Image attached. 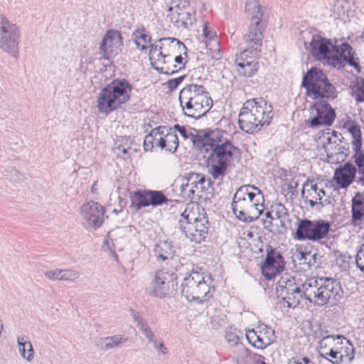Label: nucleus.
<instances>
[{
	"label": "nucleus",
	"mask_w": 364,
	"mask_h": 364,
	"mask_svg": "<svg viewBox=\"0 0 364 364\" xmlns=\"http://www.w3.org/2000/svg\"><path fill=\"white\" fill-rule=\"evenodd\" d=\"M276 291L287 307L295 308L304 300L323 306L330 299H336L339 287L338 283L331 278H296L285 274L277 282Z\"/></svg>",
	"instance_id": "f257e3e1"
},
{
	"label": "nucleus",
	"mask_w": 364,
	"mask_h": 364,
	"mask_svg": "<svg viewBox=\"0 0 364 364\" xmlns=\"http://www.w3.org/2000/svg\"><path fill=\"white\" fill-rule=\"evenodd\" d=\"M264 195L253 185L240 186L233 196L232 210L240 221L252 223L256 220L264 209Z\"/></svg>",
	"instance_id": "f03ea898"
},
{
	"label": "nucleus",
	"mask_w": 364,
	"mask_h": 364,
	"mask_svg": "<svg viewBox=\"0 0 364 364\" xmlns=\"http://www.w3.org/2000/svg\"><path fill=\"white\" fill-rule=\"evenodd\" d=\"M272 117V107L266 100L262 97L250 99L245 101L240 109L239 127L247 134H254L269 125Z\"/></svg>",
	"instance_id": "7ed1b4c3"
},
{
	"label": "nucleus",
	"mask_w": 364,
	"mask_h": 364,
	"mask_svg": "<svg viewBox=\"0 0 364 364\" xmlns=\"http://www.w3.org/2000/svg\"><path fill=\"white\" fill-rule=\"evenodd\" d=\"M236 147L229 141H217L208 134L207 141L200 151L208 154L206 156L207 168L215 179L222 178L228 166L233 161Z\"/></svg>",
	"instance_id": "20e7f679"
},
{
	"label": "nucleus",
	"mask_w": 364,
	"mask_h": 364,
	"mask_svg": "<svg viewBox=\"0 0 364 364\" xmlns=\"http://www.w3.org/2000/svg\"><path fill=\"white\" fill-rule=\"evenodd\" d=\"M178 100L183 114L194 119L205 115L213 106L206 88L196 84L185 86L179 92Z\"/></svg>",
	"instance_id": "39448f33"
},
{
	"label": "nucleus",
	"mask_w": 364,
	"mask_h": 364,
	"mask_svg": "<svg viewBox=\"0 0 364 364\" xmlns=\"http://www.w3.org/2000/svg\"><path fill=\"white\" fill-rule=\"evenodd\" d=\"M132 86L126 80H114L101 90L97 99V109L108 114L117 109L130 98Z\"/></svg>",
	"instance_id": "423d86ee"
},
{
	"label": "nucleus",
	"mask_w": 364,
	"mask_h": 364,
	"mask_svg": "<svg viewBox=\"0 0 364 364\" xmlns=\"http://www.w3.org/2000/svg\"><path fill=\"white\" fill-rule=\"evenodd\" d=\"M186 50L185 45L175 38H163L151 46L149 60L155 68L165 74H173L171 65L175 54Z\"/></svg>",
	"instance_id": "0eeeda50"
},
{
	"label": "nucleus",
	"mask_w": 364,
	"mask_h": 364,
	"mask_svg": "<svg viewBox=\"0 0 364 364\" xmlns=\"http://www.w3.org/2000/svg\"><path fill=\"white\" fill-rule=\"evenodd\" d=\"M212 277L198 270L186 273L181 283V293L190 301L200 304L212 297Z\"/></svg>",
	"instance_id": "6e6552de"
},
{
	"label": "nucleus",
	"mask_w": 364,
	"mask_h": 364,
	"mask_svg": "<svg viewBox=\"0 0 364 364\" xmlns=\"http://www.w3.org/2000/svg\"><path fill=\"white\" fill-rule=\"evenodd\" d=\"M208 219L200 214L198 208L187 207L178 220L179 229L191 241L200 243L208 234Z\"/></svg>",
	"instance_id": "1a4fd4ad"
},
{
	"label": "nucleus",
	"mask_w": 364,
	"mask_h": 364,
	"mask_svg": "<svg viewBox=\"0 0 364 364\" xmlns=\"http://www.w3.org/2000/svg\"><path fill=\"white\" fill-rule=\"evenodd\" d=\"M302 86L306 90L307 95L313 99H329L336 97L335 88L326 75L316 68H311L304 76Z\"/></svg>",
	"instance_id": "9d476101"
},
{
	"label": "nucleus",
	"mask_w": 364,
	"mask_h": 364,
	"mask_svg": "<svg viewBox=\"0 0 364 364\" xmlns=\"http://www.w3.org/2000/svg\"><path fill=\"white\" fill-rule=\"evenodd\" d=\"M176 279V276L168 270H157L150 274V281L146 291L153 297H170L177 289Z\"/></svg>",
	"instance_id": "9b49d317"
},
{
	"label": "nucleus",
	"mask_w": 364,
	"mask_h": 364,
	"mask_svg": "<svg viewBox=\"0 0 364 364\" xmlns=\"http://www.w3.org/2000/svg\"><path fill=\"white\" fill-rule=\"evenodd\" d=\"M330 228V223L324 220L302 219L298 222L294 238L299 241L321 242L327 238Z\"/></svg>",
	"instance_id": "f8f14e48"
},
{
	"label": "nucleus",
	"mask_w": 364,
	"mask_h": 364,
	"mask_svg": "<svg viewBox=\"0 0 364 364\" xmlns=\"http://www.w3.org/2000/svg\"><path fill=\"white\" fill-rule=\"evenodd\" d=\"M19 38L18 26L7 19H2L0 24V48L16 58L18 55Z\"/></svg>",
	"instance_id": "ddd939ff"
},
{
	"label": "nucleus",
	"mask_w": 364,
	"mask_h": 364,
	"mask_svg": "<svg viewBox=\"0 0 364 364\" xmlns=\"http://www.w3.org/2000/svg\"><path fill=\"white\" fill-rule=\"evenodd\" d=\"M335 117L336 114L332 107L326 102L320 101L311 107L307 122L311 128L330 126L332 124Z\"/></svg>",
	"instance_id": "4468645a"
},
{
	"label": "nucleus",
	"mask_w": 364,
	"mask_h": 364,
	"mask_svg": "<svg viewBox=\"0 0 364 364\" xmlns=\"http://www.w3.org/2000/svg\"><path fill=\"white\" fill-rule=\"evenodd\" d=\"M311 52L316 58L326 59L327 62L332 65L338 64L339 59L338 56L334 57L335 46L332 43L321 36H313L310 43Z\"/></svg>",
	"instance_id": "2eb2a0df"
},
{
	"label": "nucleus",
	"mask_w": 364,
	"mask_h": 364,
	"mask_svg": "<svg viewBox=\"0 0 364 364\" xmlns=\"http://www.w3.org/2000/svg\"><path fill=\"white\" fill-rule=\"evenodd\" d=\"M123 43L121 34L114 30L108 31L102 38L100 46L102 58L110 59L117 55L122 50Z\"/></svg>",
	"instance_id": "dca6fc26"
},
{
	"label": "nucleus",
	"mask_w": 364,
	"mask_h": 364,
	"mask_svg": "<svg viewBox=\"0 0 364 364\" xmlns=\"http://www.w3.org/2000/svg\"><path fill=\"white\" fill-rule=\"evenodd\" d=\"M326 194V191L321 183H316L314 181H307L303 185L301 197L304 202L309 203L311 208L318 204H320L322 207L328 204L330 201L328 199L323 200Z\"/></svg>",
	"instance_id": "f3484780"
},
{
	"label": "nucleus",
	"mask_w": 364,
	"mask_h": 364,
	"mask_svg": "<svg viewBox=\"0 0 364 364\" xmlns=\"http://www.w3.org/2000/svg\"><path fill=\"white\" fill-rule=\"evenodd\" d=\"M284 262L282 256L276 249L269 247L267 249V256L262 265V273L267 279L274 278L284 269Z\"/></svg>",
	"instance_id": "a211bd4d"
},
{
	"label": "nucleus",
	"mask_w": 364,
	"mask_h": 364,
	"mask_svg": "<svg viewBox=\"0 0 364 364\" xmlns=\"http://www.w3.org/2000/svg\"><path fill=\"white\" fill-rule=\"evenodd\" d=\"M80 213L88 225L96 229L104 220L105 209L98 203L90 201L81 207Z\"/></svg>",
	"instance_id": "6ab92c4d"
},
{
	"label": "nucleus",
	"mask_w": 364,
	"mask_h": 364,
	"mask_svg": "<svg viewBox=\"0 0 364 364\" xmlns=\"http://www.w3.org/2000/svg\"><path fill=\"white\" fill-rule=\"evenodd\" d=\"M263 27L260 20H252L249 26L247 32L244 36V41L246 45L247 53L253 54L259 50L263 39Z\"/></svg>",
	"instance_id": "aec40b11"
},
{
	"label": "nucleus",
	"mask_w": 364,
	"mask_h": 364,
	"mask_svg": "<svg viewBox=\"0 0 364 364\" xmlns=\"http://www.w3.org/2000/svg\"><path fill=\"white\" fill-rule=\"evenodd\" d=\"M350 224L355 228H364V193L358 192L352 198Z\"/></svg>",
	"instance_id": "412c9836"
},
{
	"label": "nucleus",
	"mask_w": 364,
	"mask_h": 364,
	"mask_svg": "<svg viewBox=\"0 0 364 364\" xmlns=\"http://www.w3.org/2000/svg\"><path fill=\"white\" fill-rule=\"evenodd\" d=\"M187 182L183 184V191L188 198H193L195 196L200 197L205 183V177L200 173H192L186 178Z\"/></svg>",
	"instance_id": "4be33fe9"
},
{
	"label": "nucleus",
	"mask_w": 364,
	"mask_h": 364,
	"mask_svg": "<svg viewBox=\"0 0 364 364\" xmlns=\"http://www.w3.org/2000/svg\"><path fill=\"white\" fill-rule=\"evenodd\" d=\"M356 168L352 164L346 163L335 171L333 179L341 188H347L353 180L356 181Z\"/></svg>",
	"instance_id": "5701e85b"
},
{
	"label": "nucleus",
	"mask_w": 364,
	"mask_h": 364,
	"mask_svg": "<svg viewBox=\"0 0 364 364\" xmlns=\"http://www.w3.org/2000/svg\"><path fill=\"white\" fill-rule=\"evenodd\" d=\"M335 52L336 54H334V57L338 56L339 60L337 65H333V67L340 68L345 63H348L353 66L358 71H360V66L356 60L357 58L354 57L355 52L349 44L343 43L340 48L335 46Z\"/></svg>",
	"instance_id": "b1692460"
},
{
	"label": "nucleus",
	"mask_w": 364,
	"mask_h": 364,
	"mask_svg": "<svg viewBox=\"0 0 364 364\" xmlns=\"http://www.w3.org/2000/svg\"><path fill=\"white\" fill-rule=\"evenodd\" d=\"M175 130H177L179 134L185 139L190 140V141L193 144V145L198 149H200L201 147L204 146V141H207V134H200L197 132L196 129L186 128L184 126H181L179 124H176L173 128Z\"/></svg>",
	"instance_id": "393cba45"
},
{
	"label": "nucleus",
	"mask_w": 364,
	"mask_h": 364,
	"mask_svg": "<svg viewBox=\"0 0 364 364\" xmlns=\"http://www.w3.org/2000/svg\"><path fill=\"white\" fill-rule=\"evenodd\" d=\"M336 347L338 350L340 364H350L355 356L353 344L346 338L338 336Z\"/></svg>",
	"instance_id": "a878e982"
},
{
	"label": "nucleus",
	"mask_w": 364,
	"mask_h": 364,
	"mask_svg": "<svg viewBox=\"0 0 364 364\" xmlns=\"http://www.w3.org/2000/svg\"><path fill=\"white\" fill-rule=\"evenodd\" d=\"M163 136L161 149L166 151L174 153L176 151L178 146V138L175 131L169 127L163 126L162 127Z\"/></svg>",
	"instance_id": "bb28decb"
},
{
	"label": "nucleus",
	"mask_w": 364,
	"mask_h": 364,
	"mask_svg": "<svg viewBox=\"0 0 364 364\" xmlns=\"http://www.w3.org/2000/svg\"><path fill=\"white\" fill-rule=\"evenodd\" d=\"M247 50H244L240 58L235 60L237 66V71L240 75L245 77H251L257 70V63L253 60H245L244 58L247 56Z\"/></svg>",
	"instance_id": "cd10ccee"
},
{
	"label": "nucleus",
	"mask_w": 364,
	"mask_h": 364,
	"mask_svg": "<svg viewBox=\"0 0 364 364\" xmlns=\"http://www.w3.org/2000/svg\"><path fill=\"white\" fill-rule=\"evenodd\" d=\"M132 141L130 138L124 136L121 140H118L113 151L117 157L127 160L131 158V156L136 153V149L132 146Z\"/></svg>",
	"instance_id": "c85d7f7f"
},
{
	"label": "nucleus",
	"mask_w": 364,
	"mask_h": 364,
	"mask_svg": "<svg viewBox=\"0 0 364 364\" xmlns=\"http://www.w3.org/2000/svg\"><path fill=\"white\" fill-rule=\"evenodd\" d=\"M154 254L158 260L161 259L164 262L173 257L175 249L170 242L163 240L154 245Z\"/></svg>",
	"instance_id": "c756f323"
},
{
	"label": "nucleus",
	"mask_w": 364,
	"mask_h": 364,
	"mask_svg": "<svg viewBox=\"0 0 364 364\" xmlns=\"http://www.w3.org/2000/svg\"><path fill=\"white\" fill-rule=\"evenodd\" d=\"M344 128L347 129L351 135V146L353 150L361 149L362 136L360 126L351 119L347 120L344 124Z\"/></svg>",
	"instance_id": "7c9ffc66"
},
{
	"label": "nucleus",
	"mask_w": 364,
	"mask_h": 364,
	"mask_svg": "<svg viewBox=\"0 0 364 364\" xmlns=\"http://www.w3.org/2000/svg\"><path fill=\"white\" fill-rule=\"evenodd\" d=\"M328 144L325 146L327 154V161L330 164H337L345 160L346 154H340V149H346L344 146L339 144H333L331 139L328 138Z\"/></svg>",
	"instance_id": "2f4dec72"
},
{
	"label": "nucleus",
	"mask_w": 364,
	"mask_h": 364,
	"mask_svg": "<svg viewBox=\"0 0 364 364\" xmlns=\"http://www.w3.org/2000/svg\"><path fill=\"white\" fill-rule=\"evenodd\" d=\"M203 35L204 38H206L207 40L213 41L214 45L215 46V48L212 53V58H214L215 60H219L222 58L223 53L218 47L219 42L216 39V33L209 22L203 23Z\"/></svg>",
	"instance_id": "473e14b6"
},
{
	"label": "nucleus",
	"mask_w": 364,
	"mask_h": 364,
	"mask_svg": "<svg viewBox=\"0 0 364 364\" xmlns=\"http://www.w3.org/2000/svg\"><path fill=\"white\" fill-rule=\"evenodd\" d=\"M127 341L128 338L125 336L116 334L114 336L100 338L98 345L102 350H108L117 347L122 346L124 343H127Z\"/></svg>",
	"instance_id": "72a5a7b5"
},
{
	"label": "nucleus",
	"mask_w": 364,
	"mask_h": 364,
	"mask_svg": "<svg viewBox=\"0 0 364 364\" xmlns=\"http://www.w3.org/2000/svg\"><path fill=\"white\" fill-rule=\"evenodd\" d=\"M149 190H141L133 193L131 196L132 205L136 210L150 205Z\"/></svg>",
	"instance_id": "f704fd0d"
},
{
	"label": "nucleus",
	"mask_w": 364,
	"mask_h": 364,
	"mask_svg": "<svg viewBox=\"0 0 364 364\" xmlns=\"http://www.w3.org/2000/svg\"><path fill=\"white\" fill-rule=\"evenodd\" d=\"M19 353L22 358L31 362L33 359L34 350L31 342L26 336H20L17 339Z\"/></svg>",
	"instance_id": "c9c22d12"
},
{
	"label": "nucleus",
	"mask_w": 364,
	"mask_h": 364,
	"mask_svg": "<svg viewBox=\"0 0 364 364\" xmlns=\"http://www.w3.org/2000/svg\"><path fill=\"white\" fill-rule=\"evenodd\" d=\"M133 37L136 46L139 49L143 50L148 48L149 47L151 48V38L148 35L146 29L144 27L136 29L133 33Z\"/></svg>",
	"instance_id": "e433bc0d"
},
{
	"label": "nucleus",
	"mask_w": 364,
	"mask_h": 364,
	"mask_svg": "<svg viewBox=\"0 0 364 364\" xmlns=\"http://www.w3.org/2000/svg\"><path fill=\"white\" fill-rule=\"evenodd\" d=\"M246 338L250 344L257 349L263 350L270 345L266 339L255 329L247 331Z\"/></svg>",
	"instance_id": "4c0bfd02"
},
{
	"label": "nucleus",
	"mask_w": 364,
	"mask_h": 364,
	"mask_svg": "<svg viewBox=\"0 0 364 364\" xmlns=\"http://www.w3.org/2000/svg\"><path fill=\"white\" fill-rule=\"evenodd\" d=\"M353 151L355 152L353 156L355 158V163L358 166V171L356 170V183L364 186V154L361 149H358V151Z\"/></svg>",
	"instance_id": "58836bf2"
},
{
	"label": "nucleus",
	"mask_w": 364,
	"mask_h": 364,
	"mask_svg": "<svg viewBox=\"0 0 364 364\" xmlns=\"http://www.w3.org/2000/svg\"><path fill=\"white\" fill-rule=\"evenodd\" d=\"M245 12L252 16V20H260L262 13L259 0H246Z\"/></svg>",
	"instance_id": "ea45409f"
},
{
	"label": "nucleus",
	"mask_w": 364,
	"mask_h": 364,
	"mask_svg": "<svg viewBox=\"0 0 364 364\" xmlns=\"http://www.w3.org/2000/svg\"><path fill=\"white\" fill-rule=\"evenodd\" d=\"M349 7L350 5L348 2L338 1L336 3L333 9L334 18L346 21L349 17Z\"/></svg>",
	"instance_id": "a19ab883"
},
{
	"label": "nucleus",
	"mask_w": 364,
	"mask_h": 364,
	"mask_svg": "<svg viewBox=\"0 0 364 364\" xmlns=\"http://www.w3.org/2000/svg\"><path fill=\"white\" fill-rule=\"evenodd\" d=\"M179 17L181 19V28L183 27L188 28L191 27L196 21L195 11L190 8L182 9L181 7V15Z\"/></svg>",
	"instance_id": "79ce46f5"
},
{
	"label": "nucleus",
	"mask_w": 364,
	"mask_h": 364,
	"mask_svg": "<svg viewBox=\"0 0 364 364\" xmlns=\"http://www.w3.org/2000/svg\"><path fill=\"white\" fill-rule=\"evenodd\" d=\"M351 95L358 102L364 101V80L356 78L350 86Z\"/></svg>",
	"instance_id": "37998d69"
},
{
	"label": "nucleus",
	"mask_w": 364,
	"mask_h": 364,
	"mask_svg": "<svg viewBox=\"0 0 364 364\" xmlns=\"http://www.w3.org/2000/svg\"><path fill=\"white\" fill-rule=\"evenodd\" d=\"M335 342L336 338L332 336L323 337L319 341V355L324 358H327V354L330 348L336 344Z\"/></svg>",
	"instance_id": "c03bdc74"
},
{
	"label": "nucleus",
	"mask_w": 364,
	"mask_h": 364,
	"mask_svg": "<svg viewBox=\"0 0 364 364\" xmlns=\"http://www.w3.org/2000/svg\"><path fill=\"white\" fill-rule=\"evenodd\" d=\"M149 202L150 205L159 206L163 204H166L169 200L166 196L160 191H151L149 190Z\"/></svg>",
	"instance_id": "a18cd8bd"
},
{
	"label": "nucleus",
	"mask_w": 364,
	"mask_h": 364,
	"mask_svg": "<svg viewBox=\"0 0 364 364\" xmlns=\"http://www.w3.org/2000/svg\"><path fill=\"white\" fill-rule=\"evenodd\" d=\"M257 331L269 344H272L274 341V331L271 327L264 323H261L257 326Z\"/></svg>",
	"instance_id": "49530a36"
},
{
	"label": "nucleus",
	"mask_w": 364,
	"mask_h": 364,
	"mask_svg": "<svg viewBox=\"0 0 364 364\" xmlns=\"http://www.w3.org/2000/svg\"><path fill=\"white\" fill-rule=\"evenodd\" d=\"M318 255L316 252L312 253L311 252H301L299 258L300 261L308 264L309 267L315 266L318 267Z\"/></svg>",
	"instance_id": "de8ad7c7"
},
{
	"label": "nucleus",
	"mask_w": 364,
	"mask_h": 364,
	"mask_svg": "<svg viewBox=\"0 0 364 364\" xmlns=\"http://www.w3.org/2000/svg\"><path fill=\"white\" fill-rule=\"evenodd\" d=\"M169 11L171 12L169 15L170 21L177 28H181V6L177 5L174 7H170Z\"/></svg>",
	"instance_id": "09e8293b"
},
{
	"label": "nucleus",
	"mask_w": 364,
	"mask_h": 364,
	"mask_svg": "<svg viewBox=\"0 0 364 364\" xmlns=\"http://www.w3.org/2000/svg\"><path fill=\"white\" fill-rule=\"evenodd\" d=\"M184 67L185 63L183 62V58L181 56V53L175 54L173 58V63L171 68L173 70V74L180 71L181 69L184 68Z\"/></svg>",
	"instance_id": "8fccbe9b"
},
{
	"label": "nucleus",
	"mask_w": 364,
	"mask_h": 364,
	"mask_svg": "<svg viewBox=\"0 0 364 364\" xmlns=\"http://www.w3.org/2000/svg\"><path fill=\"white\" fill-rule=\"evenodd\" d=\"M80 277V273L73 269H62V281L74 282Z\"/></svg>",
	"instance_id": "3c124183"
},
{
	"label": "nucleus",
	"mask_w": 364,
	"mask_h": 364,
	"mask_svg": "<svg viewBox=\"0 0 364 364\" xmlns=\"http://www.w3.org/2000/svg\"><path fill=\"white\" fill-rule=\"evenodd\" d=\"M225 338L230 346H235L239 342V336L235 331L231 329L225 331Z\"/></svg>",
	"instance_id": "603ef678"
},
{
	"label": "nucleus",
	"mask_w": 364,
	"mask_h": 364,
	"mask_svg": "<svg viewBox=\"0 0 364 364\" xmlns=\"http://www.w3.org/2000/svg\"><path fill=\"white\" fill-rule=\"evenodd\" d=\"M162 126H159L158 127H156L151 130V134H153V142L154 146L160 147L161 149L162 142H161V140L163 139V136L161 135L162 133Z\"/></svg>",
	"instance_id": "864d4df0"
},
{
	"label": "nucleus",
	"mask_w": 364,
	"mask_h": 364,
	"mask_svg": "<svg viewBox=\"0 0 364 364\" xmlns=\"http://www.w3.org/2000/svg\"><path fill=\"white\" fill-rule=\"evenodd\" d=\"M139 328L148 341H154L155 335L147 323H141V326Z\"/></svg>",
	"instance_id": "5fc2aeb1"
},
{
	"label": "nucleus",
	"mask_w": 364,
	"mask_h": 364,
	"mask_svg": "<svg viewBox=\"0 0 364 364\" xmlns=\"http://www.w3.org/2000/svg\"><path fill=\"white\" fill-rule=\"evenodd\" d=\"M355 263L360 270L364 273V243L360 247L357 252Z\"/></svg>",
	"instance_id": "6e6d98bb"
},
{
	"label": "nucleus",
	"mask_w": 364,
	"mask_h": 364,
	"mask_svg": "<svg viewBox=\"0 0 364 364\" xmlns=\"http://www.w3.org/2000/svg\"><path fill=\"white\" fill-rule=\"evenodd\" d=\"M326 359L333 364H340L338 353L336 345L330 348L329 352L327 354Z\"/></svg>",
	"instance_id": "4d7b16f0"
},
{
	"label": "nucleus",
	"mask_w": 364,
	"mask_h": 364,
	"mask_svg": "<svg viewBox=\"0 0 364 364\" xmlns=\"http://www.w3.org/2000/svg\"><path fill=\"white\" fill-rule=\"evenodd\" d=\"M46 278L50 280L62 281V269H55L53 270L46 271L44 273Z\"/></svg>",
	"instance_id": "13d9d810"
},
{
	"label": "nucleus",
	"mask_w": 364,
	"mask_h": 364,
	"mask_svg": "<svg viewBox=\"0 0 364 364\" xmlns=\"http://www.w3.org/2000/svg\"><path fill=\"white\" fill-rule=\"evenodd\" d=\"M153 134H151V131L145 136L144 139V148L145 151H151L154 147L153 142Z\"/></svg>",
	"instance_id": "bf43d9fd"
},
{
	"label": "nucleus",
	"mask_w": 364,
	"mask_h": 364,
	"mask_svg": "<svg viewBox=\"0 0 364 364\" xmlns=\"http://www.w3.org/2000/svg\"><path fill=\"white\" fill-rule=\"evenodd\" d=\"M184 78V75H181L180 77H176L174 79L169 80L167 82V85L168 88L171 90H173L178 87V86L182 82Z\"/></svg>",
	"instance_id": "052dcab7"
},
{
	"label": "nucleus",
	"mask_w": 364,
	"mask_h": 364,
	"mask_svg": "<svg viewBox=\"0 0 364 364\" xmlns=\"http://www.w3.org/2000/svg\"><path fill=\"white\" fill-rule=\"evenodd\" d=\"M131 316L132 317V319L134 322L136 323L137 327L139 328L141 326V323H146L141 316L140 314L137 311H135L134 310H132L131 311Z\"/></svg>",
	"instance_id": "680f3d73"
},
{
	"label": "nucleus",
	"mask_w": 364,
	"mask_h": 364,
	"mask_svg": "<svg viewBox=\"0 0 364 364\" xmlns=\"http://www.w3.org/2000/svg\"><path fill=\"white\" fill-rule=\"evenodd\" d=\"M266 219L264 220V227L267 225L270 226L272 224L273 218L272 216V213L269 211L265 213Z\"/></svg>",
	"instance_id": "e2e57ef3"
},
{
	"label": "nucleus",
	"mask_w": 364,
	"mask_h": 364,
	"mask_svg": "<svg viewBox=\"0 0 364 364\" xmlns=\"http://www.w3.org/2000/svg\"><path fill=\"white\" fill-rule=\"evenodd\" d=\"M158 354L162 353L166 355L168 353V348L164 346L163 341L159 343V347L156 348Z\"/></svg>",
	"instance_id": "0e129e2a"
},
{
	"label": "nucleus",
	"mask_w": 364,
	"mask_h": 364,
	"mask_svg": "<svg viewBox=\"0 0 364 364\" xmlns=\"http://www.w3.org/2000/svg\"><path fill=\"white\" fill-rule=\"evenodd\" d=\"M97 181H95V182L92 184V187H91V192H92V193H97Z\"/></svg>",
	"instance_id": "69168bd1"
},
{
	"label": "nucleus",
	"mask_w": 364,
	"mask_h": 364,
	"mask_svg": "<svg viewBox=\"0 0 364 364\" xmlns=\"http://www.w3.org/2000/svg\"><path fill=\"white\" fill-rule=\"evenodd\" d=\"M149 343H152L153 346L156 349L159 347V343L156 339V337L154 338V341H149Z\"/></svg>",
	"instance_id": "338daca9"
},
{
	"label": "nucleus",
	"mask_w": 364,
	"mask_h": 364,
	"mask_svg": "<svg viewBox=\"0 0 364 364\" xmlns=\"http://www.w3.org/2000/svg\"><path fill=\"white\" fill-rule=\"evenodd\" d=\"M301 360H302V362L304 364H309L310 363L309 359L308 358H306V357L301 358Z\"/></svg>",
	"instance_id": "774afa93"
}]
</instances>
